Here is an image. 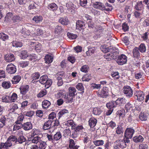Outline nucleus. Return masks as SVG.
Masks as SVG:
<instances>
[{
    "instance_id": "nucleus-39",
    "label": "nucleus",
    "mask_w": 149,
    "mask_h": 149,
    "mask_svg": "<svg viewBox=\"0 0 149 149\" xmlns=\"http://www.w3.org/2000/svg\"><path fill=\"white\" fill-rule=\"evenodd\" d=\"M48 79L47 76L46 75H44L40 77V79L38 81L42 84H44Z\"/></svg>"
},
{
    "instance_id": "nucleus-37",
    "label": "nucleus",
    "mask_w": 149,
    "mask_h": 149,
    "mask_svg": "<svg viewBox=\"0 0 149 149\" xmlns=\"http://www.w3.org/2000/svg\"><path fill=\"white\" fill-rule=\"evenodd\" d=\"M17 144H22L26 141V138L23 135H20L17 138Z\"/></svg>"
},
{
    "instance_id": "nucleus-17",
    "label": "nucleus",
    "mask_w": 149,
    "mask_h": 149,
    "mask_svg": "<svg viewBox=\"0 0 149 149\" xmlns=\"http://www.w3.org/2000/svg\"><path fill=\"white\" fill-rule=\"evenodd\" d=\"M40 76V74L39 72H35L32 74L31 78V82L35 83L38 81L37 80L38 79Z\"/></svg>"
},
{
    "instance_id": "nucleus-33",
    "label": "nucleus",
    "mask_w": 149,
    "mask_h": 149,
    "mask_svg": "<svg viewBox=\"0 0 149 149\" xmlns=\"http://www.w3.org/2000/svg\"><path fill=\"white\" fill-rule=\"evenodd\" d=\"M17 137L16 136L14 135H11L9 137L7 141L8 143H12L11 142H14L15 143L17 144Z\"/></svg>"
},
{
    "instance_id": "nucleus-1",
    "label": "nucleus",
    "mask_w": 149,
    "mask_h": 149,
    "mask_svg": "<svg viewBox=\"0 0 149 149\" xmlns=\"http://www.w3.org/2000/svg\"><path fill=\"white\" fill-rule=\"evenodd\" d=\"M77 93L76 88L73 87H70L68 89V91L65 94L64 99L66 103L72 102L73 98L77 95Z\"/></svg>"
},
{
    "instance_id": "nucleus-55",
    "label": "nucleus",
    "mask_w": 149,
    "mask_h": 149,
    "mask_svg": "<svg viewBox=\"0 0 149 149\" xmlns=\"http://www.w3.org/2000/svg\"><path fill=\"white\" fill-rule=\"evenodd\" d=\"M56 114L55 112H52L49 115L48 119L49 120H51L54 121V119L56 118Z\"/></svg>"
},
{
    "instance_id": "nucleus-3",
    "label": "nucleus",
    "mask_w": 149,
    "mask_h": 149,
    "mask_svg": "<svg viewBox=\"0 0 149 149\" xmlns=\"http://www.w3.org/2000/svg\"><path fill=\"white\" fill-rule=\"evenodd\" d=\"M10 120L9 118L6 117L5 116H1L0 117V129L8 126Z\"/></svg>"
},
{
    "instance_id": "nucleus-4",
    "label": "nucleus",
    "mask_w": 149,
    "mask_h": 149,
    "mask_svg": "<svg viewBox=\"0 0 149 149\" xmlns=\"http://www.w3.org/2000/svg\"><path fill=\"white\" fill-rule=\"evenodd\" d=\"M109 89L106 86H104L102 88L100 93L97 94L98 97L106 98L109 96Z\"/></svg>"
},
{
    "instance_id": "nucleus-23",
    "label": "nucleus",
    "mask_w": 149,
    "mask_h": 149,
    "mask_svg": "<svg viewBox=\"0 0 149 149\" xmlns=\"http://www.w3.org/2000/svg\"><path fill=\"white\" fill-rule=\"evenodd\" d=\"M13 16V14L12 13L8 12L6 14L4 18V21L7 22H10L11 20H12Z\"/></svg>"
},
{
    "instance_id": "nucleus-27",
    "label": "nucleus",
    "mask_w": 149,
    "mask_h": 149,
    "mask_svg": "<svg viewBox=\"0 0 149 149\" xmlns=\"http://www.w3.org/2000/svg\"><path fill=\"white\" fill-rule=\"evenodd\" d=\"M69 113L68 110L65 109L60 111L58 113V119H60L62 117H64L66 115V114Z\"/></svg>"
},
{
    "instance_id": "nucleus-58",
    "label": "nucleus",
    "mask_w": 149,
    "mask_h": 149,
    "mask_svg": "<svg viewBox=\"0 0 149 149\" xmlns=\"http://www.w3.org/2000/svg\"><path fill=\"white\" fill-rule=\"evenodd\" d=\"M47 93L46 90L44 89L41 91L37 95L38 97H41L46 95Z\"/></svg>"
},
{
    "instance_id": "nucleus-52",
    "label": "nucleus",
    "mask_w": 149,
    "mask_h": 149,
    "mask_svg": "<svg viewBox=\"0 0 149 149\" xmlns=\"http://www.w3.org/2000/svg\"><path fill=\"white\" fill-rule=\"evenodd\" d=\"M65 94H64L63 92L62 91H58L57 93L55 94V96L57 98H59L61 97L63 98L64 99V96Z\"/></svg>"
},
{
    "instance_id": "nucleus-25",
    "label": "nucleus",
    "mask_w": 149,
    "mask_h": 149,
    "mask_svg": "<svg viewBox=\"0 0 149 149\" xmlns=\"http://www.w3.org/2000/svg\"><path fill=\"white\" fill-rule=\"evenodd\" d=\"M133 139L136 143H142L144 140V138L141 135H139L134 137Z\"/></svg>"
},
{
    "instance_id": "nucleus-14",
    "label": "nucleus",
    "mask_w": 149,
    "mask_h": 149,
    "mask_svg": "<svg viewBox=\"0 0 149 149\" xmlns=\"http://www.w3.org/2000/svg\"><path fill=\"white\" fill-rule=\"evenodd\" d=\"M5 60L7 62H11L14 61L15 59L14 55L12 54H6L4 57Z\"/></svg>"
},
{
    "instance_id": "nucleus-10",
    "label": "nucleus",
    "mask_w": 149,
    "mask_h": 149,
    "mask_svg": "<svg viewBox=\"0 0 149 149\" xmlns=\"http://www.w3.org/2000/svg\"><path fill=\"white\" fill-rule=\"evenodd\" d=\"M6 71L8 73L12 74L15 73L16 71L15 66L12 63L8 65L6 68Z\"/></svg>"
},
{
    "instance_id": "nucleus-53",
    "label": "nucleus",
    "mask_w": 149,
    "mask_h": 149,
    "mask_svg": "<svg viewBox=\"0 0 149 149\" xmlns=\"http://www.w3.org/2000/svg\"><path fill=\"white\" fill-rule=\"evenodd\" d=\"M8 38V35L3 33H0V39L3 40L5 41Z\"/></svg>"
},
{
    "instance_id": "nucleus-54",
    "label": "nucleus",
    "mask_w": 149,
    "mask_h": 149,
    "mask_svg": "<svg viewBox=\"0 0 149 149\" xmlns=\"http://www.w3.org/2000/svg\"><path fill=\"white\" fill-rule=\"evenodd\" d=\"M31 140L33 143H39L40 141L41 138L38 136H36L33 138Z\"/></svg>"
},
{
    "instance_id": "nucleus-64",
    "label": "nucleus",
    "mask_w": 149,
    "mask_h": 149,
    "mask_svg": "<svg viewBox=\"0 0 149 149\" xmlns=\"http://www.w3.org/2000/svg\"><path fill=\"white\" fill-rule=\"evenodd\" d=\"M42 49V45L40 43L36 45L35 47V50L37 52H40Z\"/></svg>"
},
{
    "instance_id": "nucleus-63",
    "label": "nucleus",
    "mask_w": 149,
    "mask_h": 149,
    "mask_svg": "<svg viewBox=\"0 0 149 149\" xmlns=\"http://www.w3.org/2000/svg\"><path fill=\"white\" fill-rule=\"evenodd\" d=\"M91 79V76L90 74H87L83 77L82 78L83 81H88Z\"/></svg>"
},
{
    "instance_id": "nucleus-8",
    "label": "nucleus",
    "mask_w": 149,
    "mask_h": 149,
    "mask_svg": "<svg viewBox=\"0 0 149 149\" xmlns=\"http://www.w3.org/2000/svg\"><path fill=\"white\" fill-rule=\"evenodd\" d=\"M66 6L67 8V12L68 13L73 14L75 12L74 4L71 2L67 3Z\"/></svg>"
},
{
    "instance_id": "nucleus-62",
    "label": "nucleus",
    "mask_w": 149,
    "mask_h": 149,
    "mask_svg": "<svg viewBox=\"0 0 149 149\" xmlns=\"http://www.w3.org/2000/svg\"><path fill=\"white\" fill-rule=\"evenodd\" d=\"M52 83V81L51 79H48L45 82V88L47 89L51 85Z\"/></svg>"
},
{
    "instance_id": "nucleus-11",
    "label": "nucleus",
    "mask_w": 149,
    "mask_h": 149,
    "mask_svg": "<svg viewBox=\"0 0 149 149\" xmlns=\"http://www.w3.org/2000/svg\"><path fill=\"white\" fill-rule=\"evenodd\" d=\"M53 121L51 120H48L45 122L44 123L42 129L44 130H46L50 129L51 128L53 127Z\"/></svg>"
},
{
    "instance_id": "nucleus-28",
    "label": "nucleus",
    "mask_w": 149,
    "mask_h": 149,
    "mask_svg": "<svg viewBox=\"0 0 149 149\" xmlns=\"http://www.w3.org/2000/svg\"><path fill=\"white\" fill-rule=\"evenodd\" d=\"M15 123V124L13 126V131H16L19 129L22 128V124L20 122H19L18 121H16Z\"/></svg>"
},
{
    "instance_id": "nucleus-41",
    "label": "nucleus",
    "mask_w": 149,
    "mask_h": 149,
    "mask_svg": "<svg viewBox=\"0 0 149 149\" xmlns=\"http://www.w3.org/2000/svg\"><path fill=\"white\" fill-rule=\"evenodd\" d=\"M65 125L68 126H71L72 129L74 128V127L76 126V124L72 120H67L65 123Z\"/></svg>"
},
{
    "instance_id": "nucleus-44",
    "label": "nucleus",
    "mask_w": 149,
    "mask_h": 149,
    "mask_svg": "<svg viewBox=\"0 0 149 149\" xmlns=\"http://www.w3.org/2000/svg\"><path fill=\"white\" fill-rule=\"evenodd\" d=\"M88 50L86 52V54L88 56H90L91 55V54H93L94 53L95 51V47H88Z\"/></svg>"
},
{
    "instance_id": "nucleus-36",
    "label": "nucleus",
    "mask_w": 149,
    "mask_h": 149,
    "mask_svg": "<svg viewBox=\"0 0 149 149\" xmlns=\"http://www.w3.org/2000/svg\"><path fill=\"white\" fill-rule=\"evenodd\" d=\"M76 88L81 91L80 93L82 94L84 92V88L83 84L81 83H78L76 86Z\"/></svg>"
},
{
    "instance_id": "nucleus-46",
    "label": "nucleus",
    "mask_w": 149,
    "mask_h": 149,
    "mask_svg": "<svg viewBox=\"0 0 149 149\" xmlns=\"http://www.w3.org/2000/svg\"><path fill=\"white\" fill-rule=\"evenodd\" d=\"M59 22L64 25H67L68 24V20L66 17H61L59 19Z\"/></svg>"
},
{
    "instance_id": "nucleus-22",
    "label": "nucleus",
    "mask_w": 149,
    "mask_h": 149,
    "mask_svg": "<svg viewBox=\"0 0 149 149\" xmlns=\"http://www.w3.org/2000/svg\"><path fill=\"white\" fill-rule=\"evenodd\" d=\"M112 6L108 3H106L104 5L102 11H105L107 12L111 11L113 9Z\"/></svg>"
},
{
    "instance_id": "nucleus-40",
    "label": "nucleus",
    "mask_w": 149,
    "mask_h": 149,
    "mask_svg": "<svg viewBox=\"0 0 149 149\" xmlns=\"http://www.w3.org/2000/svg\"><path fill=\"white\" fill-rule=\"evenodd\" d=\"M53 59V57L49 55H46L45 57V61L46 63L47 64L51 63Z\"/></svg>"
},
{
    "instance_id": "nucleus-5",
    "label": "nucleus",
    "mask_w": 149,
    "mask_h": 149,
    "mask_svg": "<svg viewBox=\"0 0 149 149\" xmlns=\"http://www.w3.org/2000/svg\"><path fill=\"white\" fill-rule=\"evenodd\" d=\"M123 92L126 96L128 98H130L132 97L133 95V90L129 86H124Z\"/></svg>"
},
{
    "instance_id": "nucleus-20",
    "label": "nucleus",
    "mask_w": 149,
    "mask_h": 149,
    "mask_svg": "<svg viewBox=\"0 0 149 149\" xmlns=\"http://www.w3.org/2000/svg\"><path fill=\"white\" fill-rule=\"evenodd\" d=\"M85 25L84 22L82 21L78 20L76 23V29L80 31Z\"/></svg>"
},
{
    "instance_id": "nucleus-30",
    "label": "nucleus",
    "mask_w": 149,
    "mask_h": 149,
    "mask_svg": "<svg viewBox=\"0 0 149 149\" xmlns=\"http://www.w3.org/2000/svg\"><path fill=\"white\" fill-rule=\"evenodd\" d=\"M115 101L118 107L124 104L125 103V99L123 98H118Z\"/></svg>"
},
{
    "instance_id": "nucleus-6",
    "label": "nucleus",
    "mask_w": 149,
    "mask_h": 149,
    "mask_svg": "<svg viewBox=\"0 0 149 149\" xmlns=\"http://www.w3.org/2000/svg\"><path fill=\"white\" fill-rule=\"evenodd\" d=\"M134 98L139 102H141L144 99V95L141 91H136L134 92Z\"/></svg>"
},
{
    "instance_id": "nucleus-29",
    "label": "nucleus",
    "mask_w": 149,
    "mask_h": 149,
    "mask_svg": "<svg viewBox=\"0 0 149 149\" xmlns=\"http://www.w3.org/2000/svg\"><path fill=\"white\" fill-rule=\"evenodd\" d=\"M119 145L120 146L121 149H123L127 146V144L125 143L124 140L123 139H118L116 140Z\"/></svg>"
},
{
    "instance_id": "nucleus-48",
    "label": "nucleus",
    "mask_w": 149,
    "mask_h": 149,
    "mask_svg": "<svg viewBox=\"0 0 149 149\" xmlns=\"http://www.w3.org/2000/svg\"><path fill=\"white\" fill-rule=\"evenodd\" d=\"M102 111L100 108H94L93 111V113L95 115H99L102 113Z\"/></svg>"
},
{
    "instance_id": "nucleus-50",
    "label": "nucleus",
    "mask_w": 149,
    "mask_h": 149,
    "mask_svg": "<svg viewBox=\"0 0 149 149\" xmlns=\"http://www.w3.org/2000/svg\"><path fill=\"white\" fill-rule=\"evenodd\" d=\"M29 59L33 62L36 61L38 60V57L37 55L35 54H32L29 56Z\"/></svg>"
},
{
    "instance_id": "nucleus-16",
    "label": "nucleus",
    "mask_w": 149,
    "mask_h": 149,
    "mask_svg": "<svg viewBox=\"0 0 149 149\" xmlns=\"http://www.w3.org/2000/svg\"><path fill=\"white\" fill-rule=\"evenodd\" d=\"M144 5L143 4L142 1H139L136 4L134 8L136 10L141 11L144 9Z\"/></svg>"
},
{
    "instance_id": "nucleus-19",
    "label": "nucleus",
    "mask_w": 149,
    "mask_h": 149,
    "mask_svg": "<svg viewBox=\"0 0 149 149\" xmlns=\"http://www.w3.org/2000/svg\"><path fill=\"white\" fill-rule=\"evenodd\" d=\"M97 122V120L92 117L90 118L88 121V124L91 128H93L96 125Z\"/></svg>"
},
{
    "instance_id": "nucleus-43",
    "label": "nucleus",
    "mask_w": 149,
    "mask_h": 149,
    "mask_svg": "<svg viewBox=\"0 0 149 149\" xmlns=\"http://www.w3.org/2000/svg\"><path fill=\"white\" fill-rule=\"evenodd\" d=\"M51 104V102L47 100H44L42 103V107L44 109L49 107Z\"/></svg>"
},
{
    "instance_id": "nucleus-26",
    "label": "nucleus",
    "mask_w": 149,
    "mask_h": 149,
    "mask_svg": "<svg viewBox=\"0 0 149 149\" xmlns=\"http://www.w3.org/2000/svg\"><path fill=\"white\" fill-rule=\"evenodd\" d=\"M1 149H9V148L12 145V143H8L6 141L5 143H1Z\"/></svg>"
},
{
    "instance_id": "nucleus-57",
    "label": "nucleus",
    "mask_w": 149,
    "mask_h": 149,
    "mask_svg": "<svg viewBox=\"0 0 149 149\" xmlns=\"http://www.w3.org/2000/svg\"><path fill=\"white\" fill-rule=\"evenodd\" d=\"M116 132L118 134H123V129L121 126L118 125L117 127Z\"/></svg>"
},
{
    "instance_id": "nucleus-24",
    "label": "nucleus",
    "mask_w": 149,
    "mask_h": 149,
    "mask_svg": "<svg viewBox=\"0 0 149 149\" xmlns=\"http://www.w3.org/2000/svg\"><path fill=\"white\" fill-rule=\"evenodd\" d=\"M148 116L149 114L147 112H141L139 115V118L141 121H146L147 120Z\"/></svg>"
},
{
    "instance_id": "nucleus-45",
    "label": "nucleus",
    "mask_w": 149,
    "mask_h": 149,
    "mask_svg": "<svg viewBox=\"0 0 149 149\" xmlns=\"http://www.w3.org/2000/svg\"><path fill=\"white\" fill-rule=\"evenodd\" d=\"M54 141H58L62 137V135L60 132H57L53 136Z\"/></svg>"
},
{
    "instance_id": "nucleus-49",
    "label": "nucleus",
    "mask_w": 149,
    "mask_h": 149,
    "mask_svg": "<svg viewBox=\"0 0 149 149\" xmlns=\"http://www.w3.org/2000/svg\"><path fill=\"white\" fill-rule=\"evenodd\" d=\"M21 79V77L19 75L15 76L13 78V80H12V83L13 84H17L18 83Z\"/></svg>"
},
{
    "instance_id": "nucleus-42",
    "label": "nucleus",
    "mask_w": 149,
    "mask_h": 149,
    "mask_svg": "<svg viewBox=\"0 0 149 149\" xmlns=\"http://www.w3.org/2000/svg\"><path fill=\"white\" fill-rule=\"evenodd\" d=\"M20 56L21 59H25L27 57H28L29 56L26 51L23 50L21 52L20 54Z\"/></svg>"
},
{
    "instance_id": "nucleus-15",
    "label": "nucleus",
    "mask_w": 149,
    "mask_h": 149,
    "mask_svg": "<svg viewBox=\"0 0 149 149\" xmlns=\"http://www.w3.org/2000/svg\"><path fill=\"white\" fill-rule=\"evenodd\" d=\"M133 56L134 58L139 59L141 58L140 53L139 51V49L135 47L132 51Z\"/></svg>"
},
{
    "instance_id": "nucleus-13",
    "label": "nucleus",
    "mask_w": 149,
    "mask_h": 149,
    "mask_svg": "<svg viewBox=\"0 0 149 149\" xmlns=\"http://www.w3.org/2000/svg\"><path fill=\"white\" fill-rule=\"evenodd\" d=\"M93 6L95 8L103 10L104 4L100 1H96L93 3Z\"/></svg>"
},
{
    "instance_id": "nucleus-12",
    "label": "nucleus",
    "mask_w": 149,
    "mask_h": 149,
    "mask_svg": "<svg viewBox=\"0 0 149 149\" xmlns=\"http://www.w3.org/2000/svg\"><path fill=\"white\" fill-rule=\"evenodd\" d=\"M29 86L28 85L22 86L19 88L20 93L22 95V97H23L29 91Z\"/></svg>"
},
{
    "instance_id": "nucleus-7",
    "label": "nucleus",
    "mask_w": 149,
    "mask_h": 149,
    "mask_svg": "<svg viewBox=\"0 0 149 149\" xmlns=\"http://www.w3.org/2000/svg\"><path fill=\"white\" fill-rule=\"evenodd\" d=\"M127 58V56L125 54H122L118 56L116 62L119 65H123L126 63Z\"/></svg>"
},
{
    "instance_id": "nucleus-56",
    "label": "nucleus",
    "mask_w": 149,
    "mask_h": 149,
    "mask_svg": "<svg viewBox=\"0 0 149 149\" xmlns=\"http://www.w3.org/2000/svg\"><path fill=\"white\" fill-rule=\"evenodd\" d=\"M93 143L96 146L102 145L104 143L103 140H96L93 141Z\"/></svg>"
},
{
    "instance_id": "nucleus-38",
    "label": "nucleus",
    "mask_w": 149,
    "mask_h": 149,
    "mask_svg": "<svg viewBox=\"0 0 149 149\" xmlns=\"http://www.w3.org/2000/svg\"><path fill=\"white\" fill-rule=\"evenodd\" d=\"M43 19L42 17L41 16H35L32 19V20L36 23H38L41 22Z\"/></svg>"
},
{
    "instance_id": "nucleus-61",
    "label": "nucleus",
    "mask_w": 149,
    "mask_h": 149,
    "mask_svg": "<svg viewBox=\"0 0 149 149\" xmlns=\"http://www.w3.org/2000/svg\"><path fill=\"white\" fill-rule=\"evenodd\" d=\"M111 75L115 79H118L120 77L119 73L118 72H113L111 73Z\"/></svg>"
},
{
    "instance_id": "nucleus-2",
    "label": "nucleus",
    "mask_w": 149,
    "mask_h": 149,
    "mask_svg": "<svg viewBox=\"0 0 149 149\" xmlns=\"http://www.w3.org/2000/svg\"><path fill=\"white\" fill-rule=\"evenodd\" d=\"M119 52V51L118 49L114 48L113 51H111V52H110L109 53L106 54L104 55V57L108 61H110L113 59H115L117 58Z\"/></svg>"
},
{
    "instance_id": "nucleus-59",
    "label": "nucleus",
    "mask_w": 149,
    "mask_h": 149,
    "mask_svg": "<svg viewBox=\"0 0 149 149\" xmlns=\"http://www.w3.org/2000/svg\"><path fill=\"white\" fill-rule=\"evenodd\" d=\"M139 49L141 52H145L146 49L145 45L143 43L141 44L139 47Z\"/></svg>"
},
{
    "instance_id": "nucleus-21",
    "label": "nucleus",
    "mask_w": 149,
    "mask_h": 149,
    "mask_svg": "<svg viewBox=\"0 0 149 149\" xmlns=\"http://www.w3.org/2000/svg\"><path fill=\"white\" fill-rule=\"evenodd\" d=\"M106 106L107 108L110 109H113L114 108L118 107L116 101H112L107 103Z\"/></svg>"
},
{
    "instance_id": "nucleus-9",
    "label": "nucleus",
    "mask_w": 149,
    "mask_h": 149,
    "mask_svg": "<svg viewBox=\"0 0 149 149\" xmlns=\"http://www.w3.org/2000/svg\"><path fill=\"white\" fill-rule=\"evenodd\" d=\"M135 131L132 128H127L126 129L124 133L125 138H132L134 133Z\"/></svg>"
},
{
    "instance_id": "nucleus-60",
    "label": "nucleus",
    "mask_w": 149,
    "mask_h": 149,
    "mask_svg": "<svg viewBox=\"0 0 149 149\" xmlns=\"http://www.w3.org/2000/svg\"><path fill=\"white\" fill-rule=\"evenodd\" d=\"M10 102H14L16 101L17 99V94L15 93H13L10 97Z\"/></svg>"
},
{
    "instance_id": "nucleus-35",
    "label": "nucleus",
    "mask_w": 149,
    "mask_h": 149,
    "mask_svg": "<svg viewBox=\"0 0 149 149\" xmlns=\"http://www.w3.org/2000/svg\"><path fill=\"white\" fill-rule=\"evenodd\" d=\"M47 7L50 10L54 11L57 9L58 6L54 3H52L48 5Z\"/></svg>"
},
{
    "instance_id": "nucleus-34",
    "label": "nucleus",
    "mask_w": 149,
    "mask_h": 149,
    "mask_svg": "<svg viewBox=\"0 0 149 149\" xmlns=\"http://www.w3.org/2000/svg\"><path fill=\"white\" fill-rule=\"evenodd\" d=\"M11 84L9 81H4L2 83V86L4 88L7 89L11 86Z\"/></svg>"
},
{
    "instance_id": "nucleus-31",
    "label": "nucleus",
    "mask_w": 149,
    "mask_h": 149,
    "mask_svg": "<svg viewBox=\"0 0 149 149\" xmlns=\"http://www.w3.org/2000/svg\"><path fill=\"white\" fill-rule=\"evenodd\" d=\"M21 33L23 37L26 38L30 35V32L25 28H23L22 30Z\"/></svg>"
},
{
    "instance_id": "nucleus-47",
    "label": "nucleus",
    "mask_w": 149,
    "mask_h": 149,
    "mask_svg": "<svg viewBox=\"0 0 149 149\" xmlns=\"http://www.w3.org/2000/svg\"><path fill=\"white\" fill-rule=\"evenodd\" d=\"M39 148L40 149H45L47 146L46 143L44 141H40L38 144Z\"/></svg>"
},
{
    "instance_id": "nucleus-32",
    "label": "nucleus",
    "mask_w": 149,
    "mask_h": 149,
    "mask_svg": "<svg viewBox=\"0 0 149 149\" xmlns=\"http://www.w3.org/2000/svg\"><path fill=\"white\" fill-rule=\"evenodd\" d=\"M22 19L23 18L22 17L18 15H14L13 19H12V21L14 23H18L22 21Z\"/></svg>"
},
{
    "instance_id": "nucleus-18",
    "label": "nucleus",
    "mask_w": 149,
    "mask_h": 149,
    "mask_svg": "<svg viewBox=\"0 0 149 149\" xmlns=\"http://www.w3.org/2000/svg\"><path fill=\"white\" fill-rule=\"evenodd\" d=\"M33 128V125L30 122H27L22 124V128L26 131L31 130Z\"/></svg>"
},
{
    "instance_id": "nucleus-51",
    "label": "nucleus",
    "mask_w": 149,
    "mask_h": 149,
    "mask_svg": "<svg viewBox=\"0 0 149 149\" xmlns=\"http://www.w3.org/2000/svg\"><path fill=\"white\" fill-rule=\"evenodd\" d=\"M13 46L16 47H21L22 45V42L16 41H13L12 42Z\"/></svg>"
}]
</instances>
